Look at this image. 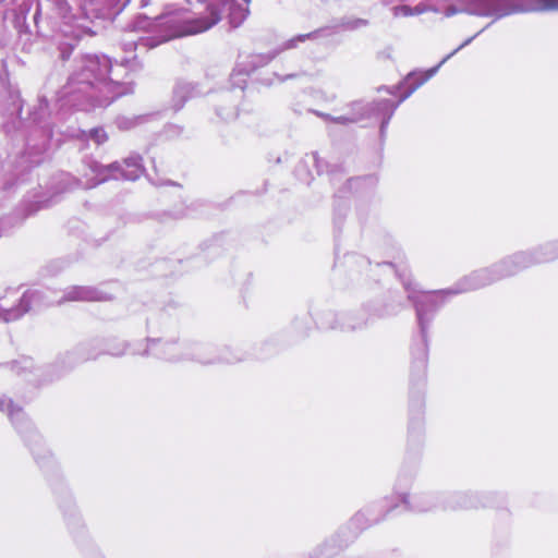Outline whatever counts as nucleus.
Wrapping results in <instances>:
<instances>
[{
    "mask_svg": "<svg viewBox=\"0 0 558 558\" xmlns=\"http://www.w3.org/2000/svg\"><path fill=\"white\" fill-rule=\"evenodd\" d=\"M251 0H213L206 7V14L199 17H184L180 35H195L216 25L221 19L220 5L228 9L229 21L233 27L240 26L248 14Z\"/></svg>",
    "mask_w": 558,
    "mask_h": 558,
    "instance_id": "obj_1",
    "label": "nucleus"
},
{
    "mask_svg": "<svg viewBox=\"0 0 558 558\" xmlns=\"http://www.w3.org/2000/svg\"><path fill=\"white\" fill-rule=\"evenodd\" d=\"M539 10H558V0H535Z\"/></svg>",
    "mask_w": 558,
    "mask_h": 558,
    "instance_id": "obj_2",
    "label": "nucleus"
},
{
    "mask_svg": "<svg viewBox=\"0 0 558 558\" xmlns=\"http://www.w3.org/2000/svg\"><path fill=\"white\" fill-rule=\"evenodd\" d=\"M89 135L97 144H102L108 138L106 132L100 128L93 129Z\"/></svg>",
    "mask_w": 558,
    "mask_h": 558,
    "instance_id": "obj_3",
    "label": "nucleus"
},
{
    "mask_svg": "<svg viewBox=\"0 0 558 558\" xmlns=\"http://www.w3.org/2000/svg\"><path fill=\"white\" fill-rule=\"evenodd\" d=\"M320 118L327 120V121H331V122H335V123H340V124H347V123H351L353 122L352 119H349L347 117H337V118H333L327 113H317Z\"/></svg>",
    "mask_w": 558,
    "mask_h": 558,
    "instance_id": "obj_4",
    "label": "nucleus"
},
{
    "mask_svg": "<svg viewBox=\"0 0 558 558\" xmlns=\"http://www.w3.org/2000/svg\"><path fill=\"white\" fill-rule=\"evenodd\" d=\"M407 80H408V82H413L414 83V86L412 87V90H414L420 85H422L427 80V77H423V78H421L420 81L416 82V75L412 73V74L408 75Z\"/></svg>",
    "mask_w": 558,
    "mask_h": 558,
    "instance_id": "obj_5",
    "label": "nucleus"
},
{
    "mask_svg": "<svg viewBox=\"0 0 558 558\" xmlns=\"http://www.w3.org/2000/svg\"><path fill=\"white\" fill-rule=\"evenodd\" d=\"M311 36H312V34L301 35V36H299V39L303 41V40L310 38Z\"/></svg>",
    "mask_w": 558,
    "mask_h": 558,
    "instance_id": "obj_6",
    "label": "nucleus"
}]
</instances>
